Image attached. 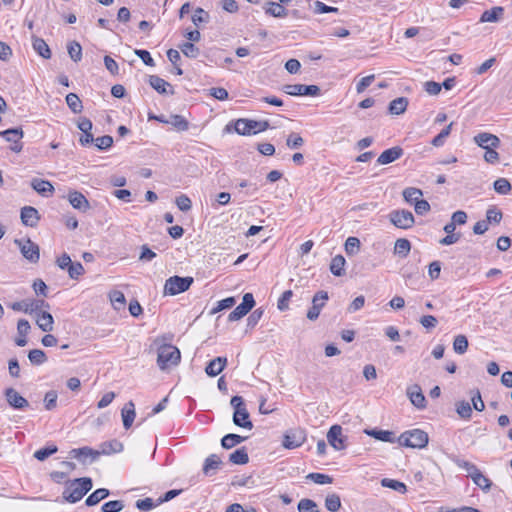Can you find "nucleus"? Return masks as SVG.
<instances>
[{
    "label": "nucleus",
    "instance_id": "nucleus-1",
    "mask_svg": "<svg viewBox=\"0 0 512 512\" xmlns=\"http://www.w3.org/2000/svg\"><path fill=\"white\" fill-rule=\"evenodd\" d=\"M92 486V480L89 477L68 481L63 491V499L69 503H76L92 489Z\"/></svg>",
    "mask_w": 512,
    "mask_h": 512
},
{
    "label": "nucleus",
    "instance_id": "nucleus-2",
    "mask_svg": "<svg viewBox=\"0 0 512 512\" xmlns=\"http://www.w3.org/2000/svg\"><path fill=\"white\" fill-rule=\"evenodd\" d=\"M101 452L99 451H96V450H93L89 447H82V448H78V449H72L70 451V455L74 458H77V459H81L82 456L84 457H87V456H91L92 457V460H95L98 458V456L103 453V454H111V453H117V452H120L123 448L122 444L117 441V440H113V441H110V442H105L101 445Z\"/></svg>",
    "mask_w": 512,
    "mask_h": 512
},
{
    "label": "nucleus",
    "instance_id": "nucleus-3",
    "mask_svg": "<svg viewBox=\"0 0 512 512\" xmlns=\"http://www.w3.org/2000/svg\"><path fill=\"white\" fill-rule=\"evenodd\" d=\"M230 404L234 409L233 423L241 428L251 430L253 423L249 419V412L246 409L243 398L241 396H233L230 400Z\"/></svg>",
    "mask_w": 512,
    "mask_h": 512
},
{
    "label": "nucleus",
    "instance_id": "nucleus-4",
    "mask_svg": "<svg viewBox=\"0 0 512 512\" xmlns=\"http://www.w3.org/2000/svg\"><path fill=\"white\" fill-rule=\"evenodd\" d=\"M181 353L176 346L163 344L158 348L157 364L161 370L169 365H177L180 362Z\"/></svg>",
    "mask_w": 512,
    "mask_h": 512
},
{
    "label": "nucleus",
    "instance_id": "nucleus-5",
    "mask_svg": "<svg viewBox=\"0 0 512 512\" xmlns=\"http://www.w3.org/2000/svg\"><path fill=\"white\" fill-rule=\"evenodd\" d=\"M428 434L420 429H413L402 433L398 442L400 445L410 448H424L428 444Z\"/></svg>",
    "mask_w": 512,
    "mask_h": 512
},
{
    "label": "nucleus",
    "instance_id": "nucleus-6",
    "mask_svg": "<svg viewBox=\"0 0 512 512\" xmlns=\"http://www.w3.org/2000/svg\"><path fill=\"white\" fill-rule=\"evenodd\" d=\"M14 243L18 246L22 256L30 263H37L40 259V248L30 238L15 239Z\"/></svg>",
    "mask_w": 512,
    "mask_h": 512
},
{
    "label": "nucleus",
    "instance_id": "nucleus-7",
    "mask_svg": "<svg viewBox=\"0 0 512 512\" xmlns=\"http://www.w3.org/2000/svg\"><path fill=\"white\" fill-rule=\"evenodd\" d=\"M193 283L192 277L172 276L168 278L164 285L165 294L177 295L187 291Z\"/></svg>",
    "mask_w": 512,
    "mask_h": 512
},
{
    "label": "nucleus",
    "instance_id": "nucleus-8",
    "mask_svg": "<svg viewBox=\"0 0 512 512\" xmlns=\"http://www.w3.org/2000/svg\"><path fill=\"white\" fill-rule=\"evenodd\" d=\"M10 307L14 311L34 314L40 311L43 307H49V304L42 299H25L12 303Z\"/></svg>",
    "mask_w": 512,
    "mask_h": 512
},
{
    "label": "nucleus",
    "instance_id": "nucleus-9",
    "mask_svg": "<svg viewBox=\"0 0 512 512\" xmlns=\"http://www.w3.org/2000/svg\"><path fill=\"white\" fill-rule=\"evenodd\" d=\"M255 300L252 293H245L242 298V303L239 304L230 314L228 315V321H238L247 315L250 310L254 307Z\"/></svg>",
    "mask_w": 512,
    "mask_h": 512
},
{
    "label": "nucleus",
    "instance_id": "nucleus-10",
    "mask_svg": "<svg viewBox=\"0 0 512 512\" xmlns=\"http://www.w3.org/2000/svg\"><path fill=\"white\" fill-rule=\"evenodd\" d=\"M283 92L291 96H318L320 88L317 85L288 84L282 88Z\"/></svg>",
    "mask_w": 512,
    "mask_h": 512
},
{
    "label": "nucleus",
    "instance_id": "nucleus-11",
    "mask_svg": "<svg viewBox=\"0 0 512 512\" xmlns=\"http://www.w3.org/2000/svg\"><path fill=\"white\" fill-rule=\"evenodd\" d=\"M306 440V432L302 428L288 430L283 437V446L286 449H295L300 447Z\"/></svg>",
    "mask_w": 512,
    "mask_h": 512
},
{
    "label": "nucleus",
    "instance_id": "nucleus-12",
    "mask_svg": "<svg viewBox=\"0 0 512 512\" xmlns=\"http://www.w3.org/2000/svg\"><path fill=\"white\" fill-rule=\"evenodd\" d=\"M389 219L393 225L401 229H409L414 223V216L408 210H394L389 214Z\"/></svg>",
    "mask_w": 512,
    "mask_h": 512
},
{
    "label": "nucleus",
    "instance_id": "nucleus-13",
    "mask_svg": "<svg viewBox=\"0 0 512 512\" xmlns=\"http://www.w3.org/2000/svg\"><path fill=\"white\" fill-rule=\"evenodd\" d=\"M328 300V293L326 291H318L312 298V307L307 312V318L310 321H315L321 312V309L325 306Z\"/></svg>",
    "mask_w": 512,
    "mask_h": 512
},
{
    "label": "nucleus",
    "instance_id": "nucleus-14",
    "mask_svg": "<svg viewBox=\"0 0 512 512\" xmlns=\"http://www.w3.org/2000/svg\"><path fill=\"white\" fill-rule=\"evenodd\" d=\"M23 135V130L20 127L0 131V137L4 138L7 142L14 143L10 149L16 153H19L23 148V145L19 143V140L23 138Z\"/></svg>",
    "mask_w": 512,
    "mask_h": 512
},
{
    "label": "nucleus",
    "instance_id": "nucleus-15",
    "mask_svg": "<svg viewBox=\"0 0 512 512\" xmlns=\"http://www.w3.org/2000/svg\"><path fill=\"white\" fill-rule=\"evenodd\" d=\"M327 441L335 450H343L346 448V437L342 434L340 425H333L327 433Z\"/></svg>",
    "mask_w": 512,
    "mask_h": 512
},
{
    "label": "nucleus",
    "instance_id": "nucleus-16",
    "mask_svg": "<svg viewBox=\"0 0 512 512\" xmlns=\"http://www.w3.org/2000/svg\"><path fill=\"white\" fill-rule=\"evenodd\" d=\"M406 394L417 409L426 408V398L422 392L421 387L418 384H413L407 387Z\"/></svg>",
    "mask_w": 512,
    "mask_h": 512
},
{
    "label": "nucleus",
    "instance_id": "nucleus-17",
    "mask_svg": "<svg viewBox=\"0 0 512 512\" xmlns=\"http://www.w3.org/2000/svg\"><path fill=\"white\" fill-rule=\"evenodd\" d=\"M8 404L14 409H25L29 406V402L14 388H7L4 392Z\"/></svg>",
    "mask_w": 512,
    "mask_h": 512
},
{
    "label": "nucleus",
    "instance_id": "nucleus-18",
    "mask_svg": "<svg viewBox=\"0 0 512 512\" xmlns=\"http://www.w3.org/2000/svg\"><path fill=\"white\" fill-rule=\"evenodd\" d=\"M474 142L485 150L491 147L497 148L500 145V139L496 135L487 132L477 134L474 137Z\"/></svg>",
    "mask_w": 512,
    "mask_h": 512
},
{
    "label": "nucleus",
    "instance_id": "nucleus-19",
    "mask_svg": "<svg viewBox=\"0 0 512 512\" xmlns=\"http://www.w3.org/2000/svg\"><path fill=\"white\" fill-rule=\"evenodd\" d=\"M23 225L35 227L40 219L37 209L32 206H25L21 209L20 214Z\"/></svg>",
    "mask_w": 512,
    "mask_h": 512
},
{
    "label": "nucleus",
    "instance_id": "nucleus-20",
    "mask_svg": "<svg viewBox=\"0 0 512 512\" xmlns=\"http://www.w3.org/2000/svg\"><path fill=\"white\" fill-rule=\"evenodd\" d=\"M403 155V149L399 146H394L392 148H389L385 151H383L378 159L377 163L380 165H387L390 164L397 159H399Z\"/></svg>",
    "mask_w": 512,
    "mask_h": 512
},
{
    "label": "nucleus",
    "instance_id": "nucleus-21",
    "mask_svg": "<svg viewBox=\"0 0 512 512\" xmlns=\"http://www.w3.org/2000/svg\"><path fill=\"white\" fill-rule=\"evenodd\" d=\"M148 82L150 86L160 94H174L172 85L157 75L149 76Z\"/></svg>",
    "mask_w": 512,
    "mask_h": 512
},
{
    "label": "nucleus",
    "instance_id": "nucleus-22",
    "mask_svg": "<svg viewBox=\"0 0 512 512\" xmlns=\"http://www.w3.org/2000/svg\"><path fill=\"white\" fill-rule=\"evenodd\" d=\"M222 465L223 462L221 458L217 454H211L205 459L202 471L204 475L212 476Z\"/></svg>",
    "mask_w": 512,
    "mask_h": 512
},
{
    "label": "nucleus",
    "instance_id": "nucleus-23",
    "mask_svg": "<svg viewBox=\"0 0 512 512\" xmlns=\"http://www.w3.org/2000/svg\"><path fill=\"white\" fill-rule=\"evenodd\" d=\"M504 8L502 6H495L490 10H485L480 16V23H496L503 19L504 17Z\"/></svg>",
    "mask_w": 512,
    "mask_h": 512
},
{
    "label": "nucleus",
    "instance_id": "nucleus-24",
    "mask_svg": "<svg viewBox=\"0 0 512 512\" xmlns=\"http://www.w3.org/2000/svg\"><path fill=\"white\" fill-rule=\"evenodd\" d=\"M69 203L73 206V208L78 209L80 211H87L90 208V204L86 197L78 191H72L68 194Z\"/></svg>",
    "mask_w": 512,
    "mask_h": 512
},
{
    "label": "nucleus",
    "instance_id": "nucleus-25",
    "mask_svg": "<svg viewBox=\"0 0 512 512\" xmlns=\"http://www.w3.org/2000/svg\"><path fill=\"white\" fill-rule=\"evenodd\" d=\"M227 364L226 357H216L212 359L206 366L205 372L210 377H215L219 375Z\"/></svg>",
    "mask_w": 512,
    "mask_h": 512
},
{
    "label": "nucleus",
    "instance_id": "nucleus-26",
    "mask_svg": "<svg viewBox=\"0 0 512 512\" xmlns=\"http://www.w3.org/2000/svg\"><path fill=\"white\" fill-rule=\"evenodd\" d=\"M36 314V323L38 327L44 332H51L53 330L54 319L53 316L46 311H38Z\"/></svg>",
    "mask_w": 512,
    "mask_h": 512
},
{
    "label": "nucleus",
    "instance_id": "nucleus-27",
    "mask_svg": "<svg viewBox=\"0 0 512 512\" xmlns=\"http://www.w3.org/2000/svg\"><path fill=\"white\" fill-rule=\"evenodd\" d=\"M123 426L125 429H129L135 419V405L132 401L127 402L121 411Z\"/></svg>",
    "mask_w": 512,
    "mask_h": 512
},
{
    "label": "nucleus",
    "instance_id": "nucleus-28",
    "mask_svg": "<svg viewBox=\"0 0 512 512\" xmlns=\"http://www.w3.org/2000/svg\"><path fill=\"white\" fill-rule=\"evenodd\" d=\"M31 187L42 196H48L54 191V187L49 181L38 178L31 181Z\"/></svg>",
    "mask_w": 512,
    "mask_h": 512
},
{
    "label": "nucleus",
    "instance_id": "nucleus-29",
    "mask_svg": "<svg viewBox=\"0 0 512 512\" xmlns=\"http://www.w3.org/2000/svg\"><path fill=\"white\" fill-rule=\"evenodd\" d=\"M32 46L37 54H39L44 59L51 58V50L48 44L40 37L35 35L32 36Z\"/></svg>",
    "mask_w": 512,
    "mask_h": 512
},
{
    "label": "nucleus",
    "instance_id": "nucleus-30",
    "mask_svg": "<svg viewBox=\"0 0 512 512\" xmlns=\"http://www.w3.org/2000/svg\"><path fill=\"white\" fill-rule=\"evenodd\" d=\"M407 106L408 99L406 97H398L390 102L388 111L392 115H400L406 111Z\"/></svg>",
    "mask_w": 512,
    "mask_h": 512
},
{
    "label": "nucleus",
    "instance_id": "nucleus-31",
    "mask_svg": "<svg viewBox=\"0 0 512 512\" xmlns=\"http://www.w3.org/2000/svg\"><path fill=\"white\" fill-rule=\"evenodd\" d=\"M234 131L239 135H251L256 134V131L252 130L251 120L240 118L234 123Z\"/></svg>",
    "mask_w": 512,
    "mask_h": 512
},
{
    "label": "nucleus",
    "instance_id": "nucleus-32",
    "mask_svg": "<svg viewBox=\"0 0 512 512\" xmlns=\"http://www.w3.org/2000/svg\"><path fill=\"white\" fill-rule=\"evenodd\" d=\"M365 433L379 441L389 442V443L395 442V436L392 431L371 429V430H365Z\"/></svg>",
    "mask_w": 512,
    "mask_h": 512
},
{
    "label": "nucleus",
    "instance_id": "nucleus-33",
    "mask_svg": "<svg viewBox=\"0 0 512 512\" xmlns=\"http://www.w3.org/2000/svg\"><path fill=\"white\" fill-rule=\"evenodd\" d=\"M245 440H246V437H244V436L230 433V434H226L221 439V446L224 449H231V448L235 447L236 445L242 443Z\"/></svg>",
    "mask_w": 512,
    "mask_h": 512
},
{
    "label": "nucleus",
    "instance_id": "nucleus-34",
    "mask_svg": "<svg viewBox=\"0 0 512 512\" xmlns=\"http://www.w3.org/2000/svg\"><path fill=\"white\" fill-rule=\"evenodd\" d=\"M229 461L235 465H244L249 462V456L245 447L239 448L229 455Z\"/></svg>",
    "mask_w": 512,
    "mask_h": 512
},
{
    "label": "nucleus",
    "instance_id": "nucleus-35",
    "mask_svg": "<svg viewBox=\"0 0 512 512\" xmlns=\"http://www.w3.org/2000/svg\"><path fill=\"white\" fill-rule=\"evenodd\" d=\"M411 250V243L408 239L399 238L396 240L394 245V253L398 256L405 258L408 256Z\"/></svg>",
    "mask_w": 512,
    "mask_h": 512
},
{
    "label": "nucleus",
    "instance_id": "nucleus-36",
    "mask_svg": "<svg viewBox=\"0 0 512 512\" xmlns=\"http://www.w3.org/2000/svg\"><path fill=\"white\" fill-rule=\"evenodd\" d=\"M471 479L475 485H477L484 492H488L492 486L491 480L482 474L479 470L476 474L471 475Z\"/></svg>",
    "mask_w": 512,
    "mask_h": 512
},
{
    "label": "nucleus",
    "instance_id": "nucleus-37",
    "mask_svg": "<svg viewBox=\"0 0 512 512\" xmlns=\"http://www.w3.org/2000/svg\"><path fill=\"white\" fill-rule=\"evenodd\" d=\"M345 258L342 255H336L332 258L330 263V271L335 276H342L344 274Z\"/></svg>",
    "mask_w": 512,
    "mask_h": 512
},
{
    "label": "nucleus",
    "instance_id": "nucleus-38",
    "mask_svg": "<svg viewBox=\"0 0 512 512\" xmlns=\"http://www.w3.org/2000/svg\"><path fill=\"white\" fill-rule=\"evenodd\" d=\"M109 495V490L105 488H99L95 490L93 493H91L86 498V505L87 506H94L98 504L101 500L105 499Z\"/></svg>",
    "mask_w": 512,
    "mask_h": 512
},
{
    "label": "nucleus",
    "instance_id": "nucleus-39",
    "mask_svg": "<svg viewBox=\"0 0 512 512\" xmlns=\"http://www.w3.org/2000/svg\"><path fill=\"white\" fill-rule=\"evenodd\" d=\"M457 414L465 420H469L472 416V406L469 402L462 400L455 404Z\"/></svg>",
    "mask_w": 512,
    "mask_h": 512
},
{
    "label": "nucleus",
    "instance_id": "nucleus-40",
    "mask_svg": "<svg viewBox=\"0 0 512 512\" xmlns=\"http://www.w3.org/2000/svg\"><path fill=\"white\" fill-rule=\"evenodd\" d=\"M268 8H266L265 12L276 18H283L287 16V10L280 3L276 2H268Z\"/></svg>",
    "mask_w": 512,
    "mask_h": 512
},
{
    "label": "nucleus",
    "instance_id": "nucleus-41",
    "mask_svg": "<svg viewBox=\"0 0 512 512\" xmlns=\"http://www.w3.org/2000/svg\"><path fill=\"white\" fill-rule=\"evenodd\" d=\"M325 507L330 512H337L341 508V499L336 493L328 494L325 498Z\"/></svg>",
    "mask_w": 512,
    "mask_h": 512
},
{
    "label": "nucleus",
    "instance_id": "nucleus-42",
    "mask_svg": "<svg viewBox=\"0 0 512 512\" xmlns=\"http://www.w3.org/2000/svg\"><path fill=\"white\" fill-rule=\"evenodd\" d=\"M167 124L172 125L178 131H186L189 128L188 121L181 115H170Z\"/></svg>",
    "mask_w": 512,
    "mask_h": 512
},
{
    "label": "nucleus",
    "instance_id": "nucleus-43",
    "mask_svg": "<svg viewBox=\"0 0 512 512\" xmlns=\"http://www.w3.org/2000/svg\"><path fill=\"white\" fill-rule=\"evenodd\" d=\"M402 194L406 202L414 205L415 202L419 201L420 197L423 195L420 189L414 187H408L404 189Z\"/></svg>",
    "mask_w": 512,
    "mask_h": 512
},
{
    "label": "nucleus",
    "instance_id": "nucleus-44",
    "mask_svg": "<svg viewBox=\"0 0 512 512\" xmlns=\"http://www.w3.org/2000/svg\"><path fill=\"white\" fill-rule=\"evenodd\" d=\"M454 463L461 469H464L467 472V476L471 478V475L476 474L479 469L472 462L460 459L458 457L453 458Z\"/></svg>",
    "mask_w": 512,
    "mask_h": 512
},
{
    "label": "nucleus",
    "instance_id": "nucleus-45",
    "mask_svg": "<svg viewBox=\"0 0 512 512\" xmlns=\"http://www.w3.org/2000/svg\"><path fill=\"white\" fill-rule=\"evenodd\" d=\"M66 103L74 113H80L83 109L82 102L75 93H69L66 95Z\"/></svg>",
    "mask_w": 512,
    "mask_h": 512
},
{
    "label": "nucleus",
    "instance_id": "nucleus-46",
    "mask_svg": "<svg viewBox=\"0 0 512 512\" xmlns=\"http://www.w3.org/2000/svg\"><path fill=\"white\" fill-rule=\"evenodd\" d=\"M67 50L70 58L74 62H79L82 59V47L77 41H71L67 45Z\"/></svg>",
    "mask_w": 512,
    "mask_h": 512
},
{
    "label": "nucleus",
    "instance_id": "nucleus-47",
    "mask_svg": "<svg viewBox=\"0 0 512 512\" xmlns=\"http://www.w3.org/2000/svg\"><path fill=\"white\" fill-rule=\"evenodd\" d=\"M381 485L383 487L393 489L402 494H404L407 491L406 485L403 482L394 479L384 478L381 481Z\"/></svg>",
    "mask_w": 512,
    "mask_h": 512
},
{
    "label": "nucleus",
    "instance_id": "nucleus-48",
    "mask_svg": "<svg viewBox=\"0 0 512 512\" xmlns=\"http://www.w3.org/2000/svg\"><path fill=\"white\" fill-rule=\"evenodd\" d=\"M453 349L457 354H464L468 349V340L464 335H457L453 341Z\"/></svg>",
    "mask_w": 512,
    "mask_h": 512
},
{
    "label": "nucleus",
    "instance_id": "nucleus-49",
    "mask_svg": "<svg viewBox=\"0 0 512 512\" xmlns=\"http://www.w3.org/2000/svg\"><path fill=\"white\" fill-rule=\"evenodd\" d=\"M28 358L33 365H41L47 360L45 352L40 349L30 350L28 353Z\"/></svg>",
    "mask_w": 512,
    "mask_h": 512
},
{
    "label": "nucleus",
    "instance_id": "nucleus-50",
    "mask_svg": "<svg viewBox=\"0 0 512 512\" xmlns=\"http://www.w3.org/2000/svg\"><path fill=\"white\" fill-rule=\"evenodd\" d=\"M58 451L57 446L50 445L47 447H43L34 453V457L39 461H44L51 455L55 454Z\"/></svg>",
    "mask_w": 512,
    "mask_h": 512
},
{
    "label": "nucleus",
    "instance_id": "nucleus-51",
    "mask_svg": "<svg viewBox=\"0 0 512 512\" xmlns=\"http://www.w3.org/2000/svg\"><path fill=\"white\" fill-rule=\"evenodd\" d=\"M236 303L234 297H227L217 302V305L210 311L211 315H214L222 310L232 308Z\"/></svg>",
    "mask_w": 512,
    "mask_h": 512
},
{
    "label": "nucleus",
    "instance_id": "nucleus-52",
    "mask_svg": "<svg viewBox=\"0 0 512 512\" xmlns=\"http://www.w3.org/2000/svg\"><path fill=\"white\" fill-rule=\"evenodd\" d=\"M110 301L113 305V307L117 310H120L125 306L126 300L125 296L121 291L115 290L112 291L109 295Z\"/></svg>",
    "mask_w": 512,
    "mask_h": 512
},
{
    "label": "nucleus",
    "instance_id": "nucleus-53",
    "mask_svg": "<svg viewBox=\"0 0 512 512\" xmlns=\"http://www.w3.org/2000/svg\"><path fill=\"white\" fill-rule=\"evenodd\" d=\"M493 187L494 190L501 195H507L511 190V184L506 178L497 179Z\"/></svg>",
    "mask_w": 512,
    "mask_h": 512
},
{
    "label": "nucleus",
    "instance_id": "nucleus-54",
    "mask_svg": "<svg viewBox=\"0 0 512 512\" xmlns=\"http://www.w3.org/2000/svg\"><path fill=\"white\" fill-rule=\"evenodd\" d=\"M344 246L348 255H355L360 249V240L357 237H348Z\"/></svg>",
    "mask_w": 512,
    "mask_h": 512
},
{
    "label": "nucleus",
    "instance_id": "nucleus-55",
    "mask_svg": "<svg viewBox=\"0 0 512 512\" xmlns=\"http://www.w3.org/2000/svg\"><path fill=\"white\" fill-rule=\"evenodd\" d=\"M180 49L182 53L188 58H196L200 53L199 48L191 42L183 43L180 45Z\"/></svg>",
    "mask_w": 512,
    "mask_h": 512
},
{
    "label": "nucleus",
    "instance_id": "nucleus-56",
    "mask_svg": "<svg viewBox=\"0 0 512 512\" xmlns=\"http://www.w3.org/2000/svg\"><path fill=\"white\" fill-rule=\"evenodd\" d=\"M67 272L71 279L77 280L81 275L84 274L85 270L80 262H71Z\"/></svg>",
    "mask_w": 512,
    "mask_h": 512
},
{
    "label": "nucleus",
    "instance_id": "nucleus-57",
    "mask_svg": "<svg viewBox=\"0 0 512 512\" xmlns=\"http://www.w3.org/2000/svg\"><path fill=\"white\" fill-rule=\"evenodd\" d=\"M299 512H319L317 504L311 499H302L298 503Z\"/></svg>",
    "mask_w": 512,
    "mask_h": 512
},
{
    "label": "nucleus",
    "instance_id": "nucleus-58",
    "mask_svg": "<svg viewBox=\"0 0 512 512\" xmlns=\"http://www.w3.org/2000/svg\"><path fill=\"white\" fill-rule=\"evenodd\" d=\"M501 220H502V212L499 209H497L496 207H490L486 211V221L488 224L489 223L499 224Z\"/></svg>",
    "mask_w": 512,
    "mask_h": 512
},
{
    "label": "nucleus",
    "instance_id": "nucleus-59",
    "mask_svg": "<svg viewBox=\"0 0 512 512\" xmlns=\"http://www.w3.org/2000/svg\"><path fill=\"white\" fill-rule=\"evenodd\" d=\"M307 479H310L314 483L320 485L331 484L333 482V478L331 476L322 473H310L307 475Z\"/></svg>",
    "mask_w": 512,
    "mask_h": 512
},
{
    "label": "nucleus",
    "instance_id": "nucleus-60",
    "mask_svg": "<svg viewBox=\"0 0 512 512\" xmlns=\"http://www.w3.org/2000/svg\"><path fill=\"white\" fill-rule=\"evenodd\" d=\"M293 296V292L291 290H286L282 293L281 297L278 299L277 308L280 311H285L289 308V301Z\"/></svg>",
    "mask_w": 512,
    "mask_h": 512
},
{
    "label": "nucleus",
    "instance_id": "nucleus-61",
    "mask_svg": "<svg viewBox=\"0 0 512 512\" xmlns=\"http://www.w3.org/2000/svg\"><path fill=\"white\" fill-rule=\"evenodd\" d=\"M124 508V504L120 500L108 501L102 505L103 512H120Z\"/></svg>",
    "mask_w": 512,
    "mask_h": 512
},
{
    "label": "nucleus",
    "instance_id": "nucleus-62",
    "mask_svg": "<svg viewBox=\"0 0 512 512\" xmlns=\"http://www.w3.org/2000/svg\"><path fill=\"white\" fill-rule=\"evenodd\" d=\"M94 142L99 150H106L113 145V138L110 135H104L94 139Z\"/></svg>",
    "mask_w": 512,
    "mask_h": 512
},
{
    "label": "nucleus",
    "instance_id": "nucleus-63",
    "mask_svg": "<svg viewBox=\"0 0 512 512\" xmlns=\"http://www.w3.org/2000/svg\"><path fill=\"white\" fill-rule=\"evenodd\" d=\"M303 144L304 139L297 133H291L286 140V145L291 149L300 148Z\"/></svg>",
    "mask_w": 512,
    "mask_h": 512
},
{
    "label": "nucleus",
    "instance_id": "nucleus-64",
    "mask_svg": "<svg viewBox=\"0 0 512 512\" xmlns=\"http://www.w3.org/2000/svg\"><path fill=\"white\" fill-rule=\"evenodd\" d=\"M57 392L54 390L48 391L44 396V404L47 410H52L57 404Z\"/></svg>",
    "mask_w": 512,
    "mask_h": 512
}]
</instances>
